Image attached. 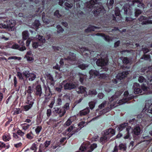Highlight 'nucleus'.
Segmentation results:
<instances>
[{
	"label": "nucleus",
	"mask_w": 152,
	"mask_h": 152,
	"mask_svg": "<svg viewBox=\"0 0 152 152\" xmlns=\"http://www.w3.org/2000/svg\"><path fill=\"white\" fill-rule=\"evenodd\" d=\"M69 56L67 58H64V60H68L70 64H79L78 67L83 70L86 69L88 66L89 64H80L79 61H77L76 60L75 54L74 53L70 52L69 53Z\"/></svg>",
	"instance_id": "f257e3e1"
},
{
	"label": "nucleus",
	"mask_w": 152,
	"mask_h": 152,
	"mask_svg": "<svg viewBox=\"0 0 152 152\" xmlns=\"http://www.w3.org/2000/svg\"><path fill=\"white\" fill-rule=\"evenodd\" d=\"M103 134L99 140L100 142L102 144L115 134V131L113 129L110 128L104 131Z\"/></svg>",
	"instance_id": "f03ea898"
},
{
	"label": "nucleus",
	"mask_w": 152,
	"mask_h": 152,
	"mask_svg": "<svg viewBox=\"0 0 152 152\" xmlns=\"http://www.w3.org/2000/svg\"><path fill=\"white\" fill-rule=\"evenodd\" d=\"M133 88L134 93L135 94H144L145 92H146L148 90V88L145 84H143L141 86L139 84L137 83L134 84Z\"/></svg>",
	"instance_id": "7ed1b4c3"
},
{
	"label": "nucleus",
	"mask_w": 152,
	"mask_h": 152,
	"mask_svg": "<svg viewBox=\"0 0 152 152\" xmlns=\"http://www.w3.org/2000/svg\"><path fill=\"white\" fill-rule=\"evenodd\" d=\"M126 130L127 132V134L124 137V138L125 139H128L129 138L130 132L131 133L133 132L134 134L136 135L140 134L141 132V129L139 126L135 127L133 130L130 126H127Z\"/></svg>",
	"instance_id": "20e7f679"
},
{
	"label": "nucleus",
	"mask_w": 152,
	"mask_h": 152,
	"mask_svg": "<svg viewBox=\"0 0 152 152\" xmlns=\"http://www.w3.org/2000/svg\"><path fill=\"white\" fill-rule=\"evenodd\" d=\"M62 84L64 85L65 90H71L75 88L77 86V84L75 82L72 81L67 82L66 80L63 81Z\"/></svg>",
	"instance_id": "39448f33"
},
{
	"label": "nucleus",
	"mask_w": 152,
	"mask_h": 152,
	"mask_svg": "<svg viewBox=\"0 0 152 152\" xmlns=\"http://www.w3.org/2000/svg\"><path fill=\"white\" fill-rule=\"evenodd\" d=\"M97 146V144L95 143L92 144L90 146L89 145L86 146L85 144H83L80 147L79 150L82 152L86 151H87L85 152H91Z\"/></svg>",
	"instance_id": "423d86ee"
},
{
	"label": "nucleus",
	"mask_w": 152,
	"mask_h": 152,
	"mask_svg": "<svg viewBox=\"0 0 152 152\" xmlns=\"http://www.w3.org/2000/svg\"><path fill=\"white\" fill-rule=\"evenodd\" d=\"M124 98L120 100L118 102V104L119 105L125 103L129 100L133 98V96L132 94L129 95L128 92L127 91H125L124 93Z\"/></svg>",
	"instance_id": "0eeeda50"
},
{
	"label": "nucleus",
	"mask_w": 152,
	"mask_h": 152,
	"mask_svg": "<svg viewBox=\"0 0 152 152\" xmlns=\"http://www.w3.org/2000/svg\"><path fill=\"white\" fill-rule=\"evenodd\" d=\"M129 74L128 71L123 72L119 73L115 77L116 78L112 80V82L114 84H116L119 80H121L124 77Z\"/></svg>",
	"instance_id": "6e6552de"
},
{
	"label": "nucleus",
	"mask_w": 152,
	"mask_h": 152,
	"mask_svg": "<svg viewBox=\"0 0 152 152\" xmlns=\"http://www.w3.org/2000/svg\"><path fill=\"white\" fill-rule=\"evenodd\" d=\"M34 99L30 96L27 98L26 103L27 104L23 106V108L25 111H27L32 107L34 103Z\"/></svg>",
	"instance_id": "1a4fd4ad"
},
{
	"label": "nucleus",
	"mask_w": 152,
	"mask_h": 152,
	"mask_svg": "<svg viewBox=\"0 0 152 152\" xmlns=\"http://www.w3.org/2000/svg\"><path fill=\"white\" fill-rule=\"evenodd\" d=\"M37 38L38 39V41L37 42H33L32 44L33 47L34 48H37L39 46H42L45 41V38L42 36L39 35L38 36V37L37 36Z\"/></svg>",
	"instance_id": "9d476101"
},
{
	"label": "nucleus",
	"mask_w": 152,
	"mask_h": 152,
	"mask_svg": "<svg viewBox=\"0 0 152 152\" xmlns=\"http://www.w3.org/2000/svg\"><path fill=\"white\" fill-rule=\"evenodd\" d=\"M115 14L116 17H115L114 15H110L111 19H112L114 21H119L121 20V18L120 16L121 15L118 7H116L115 8Z\"/></svg>",
	"instance_id": "9b49d317"
},
{
	"label": "nucleus",
	"mask_w": 152,
	"mask_h": 152,
	"mask_svg": "<svg viewBox=\"0 0 152 152\" xmlns=\"http://www.w3.org/2000/svg\"><path fill=\"white\" fill-rule=\"evenodd\" d=\"M151 19L150 17H148L144 16H141L140 18H139V20L140 21H142L143 20H145L146 21L142 22L141 24L142 25L147 24H152V20H149L148 19Z\"/></svg>",
	"instance_id": "f8f14e48"
},
{
	"label": "nucleus",
	"mask_w": 152,
	"mask_h": 152,
	"mask_svg": "<svg viewBox=\"0 0 152 152\" xmlns=\"http://www.w3.org/2000/svg\"><path fill=\"white\" fill-rule=\"evenodd\" d=\"M53 110V112L55 113H58L60 117H62L66 113L65 110L57 107L54 108Z\"/></svg>",
	"instance_id": "ddd939ff"
},
{
	"label": "nucleus",
	"mask_w": 152,
	"mask_h": 152,
	"mask_svg": "<svg viewBox=\"0 0 152 152\" xmlns=\"http://www.w3.org/2000/svg\"><path fill=\"white\" fill-rule=\"evenodd\" d=\"M131 7L128 5H125L123 6V9L124 11V13L128 16H131L132 15L133 11H132Z\"/></svg>",
	"instance_id": "4468645a"
},
{
	"label": "nucleus",
	"mask_w": 152,
	"mask_h": 152,
	"mask_svg": "<svg viewBox=\"0 0 152 152\" xmlns=\"http://www.w3.org/2000/svg\"><path fill=\"white\" fill-rule=\"evenodd\" d=\"M152 103L151 100H148L146 102L145 109L147 110V112L152 114Z\"/></svg>",
	"instance_id": "2eb2a0df"
},
{
	"label": "nucleus",
	"mask_w": 152,
	"mask_h": 152,
	"mask_svg": "<svg viewBox=\"0 0 152 152\" xmlns=\"http://www.w3.org/2000/svg\"><path fill=\"white\" fill-rule=\"evenodd\" d=\"M107 61L106 59H98L96 61V64L98 66H103L107 64Z\"/></svg>",
	"instance_id": "dca6fc26"
},
{
	"label": "nucleus",
	"mask_w": 152,
	"mask_h": 152,
	"mask_svg": "<svg viewBox=\"0 0 152 152\" xmlns=\"http://www.w3.org/2000/svg\"><path fill=\"white\" fill-rule=\"evenodd\" d=\"M90 78H94L99 75V72L96 70L91 69L89 72Z\"/></svg>",
	"instance_id": "f3484780"
},
{
	"label": "nucleus",
	"mask_w": 152,
	"mask_h": 152,
	"mask_svg": "<svg viewBox=\"0 0 152 152\" xmlns=\"http://www.w3.org/2000/svg\"><path fill=\"white\" fill-rule=\"evenodd\" d=\"M35 94L37 96L40 97L42 93V88L40 85H37L36 87Z\"/></svg>",
	"instance_id": "a211bd4d"
},
{
	"label": "nucleus",
	"mask_w": 152,
	"mask_h": 152,
	"mask_svg": "<svg viewBox=\"0 0 152 152\" xmlns=\"http://www.w3.org/2000/svg\"><path fill=\"white\" fill-rule=\"evenodd\" d=\"M133 5H137V7L140 8H144V4L141 3L140 0H133L132 1Z\"/></svg>",
	"instance_id": "6ab92c4d"
},
{
	"label": "nucleus",
	"mask_w": 152,
	"mask_h": 152,
	"mask_svg": "<svg viewBox=\"0 0 152 152\" xmlns=\"http://www.w3.org/2000/svg\"><path fill=\"white\" fill-rule=\"evenodd\" d=\"M86 88L83 86H80L78 89L77 92L78 93H84L86 92V94H84V96L86 97L88 96L87 92L86 91Z\"/></svg>",
	"instance_id": "aec40b11"
},
{
	"label": "nucleus",
	"mask_w": 152,
	"mask_h": 152,
	"mask_svg": "<svg viewBox=\"0 0 152 152\" xmlns=\"http://www.w3.org/2000/svg\"><path fill=\"white\" fill-rule=\"evenodd\" d=\"M7 25V26L8 28L12 29L15 25V21L14 20H7L6 22H4Z\"/></svg>",
	"instance_id": "412c9836"
},
{
	"label": "nucleus",
	"mask_w": 152,
	"mask_h": 152,
	"mask_svg": "<svg viewBox=\"0 0 152 152\" xmlns=\"http://www.w3.org/2000/svg\"><path fill=\"white\" fill-rule=\"evenodd\" d=\"M9 34L7 33H0V37L1 39L5 41L8 40L9 38Z\"/></svg>",
	"instance_id": "4be33fe9"
},
{
	"label": "nucleus",
	"mask_w": 152,
	"mask_h": 152,
	"mask_svg": "<svg viewBox=\"0 0 152 152\" xmlns=\"http://www.w3.org/2000/svg\"><path fill=\"white\" fill-rule=\"evenodd\" d=\"M90 112V110L88 107L80 111L79 114L81 116L85 115L88 114Z\"/></svg>",
	"instance_id": "5701e85b"
},
{
	"label": "nucleus",
	"mask_w": 152,
	"mask_h": 152,
	"mask_svg": "<svg viewBox=\"0 0 152 152\" xmlns=\"http://www.w3.org/2000/svg\"><path fill=\"white\" fill-rule=\"evenodd\" d=\"M10 147V145L9 144H7L6 145L4 142L0 141V150H1L3 148H4L5 149H8Z\"/></svg>",
	"instance_id": "b1692460"
},
{
	"label": "nucleus",
	"mask_w": 152,
	"mask_h": 152,
	"mask_svg": "<svg viewBox=\"0 0 152 152\" xmlns=\"http://www.w3.org/2000/svg\"><path fill=\"white\" fill-rule=\"evenodd\" d=\"M11 139L10 135L9 134H4L2 137V139L5 142L8 141Z\"/></svg>",
	"instance_id": "393cba45"
},
{
	"label": "nucleus",
	"mask_w": 152,
	"mask_h": 152,
	"mask_svg": "<svg viewBox=\"0 0 152 152\" xmlns=\"http://www.w3.org/2000/svg\"><path fill=\"white\" fill-rule=\"evenodd\" d=\"M99 27L93 26L90 25L89 27L86 29H85V31L86 32H89L92 31H94L96 28H99Z\"/></svg>",
	"instance_id": "a878e982"
},
{
	"label": "nucleus",
	"mask_w": 152,
	"mask_h": 152,
	"mask_svg": "<svg viewBox=\"0 0 152 152\" xmlns=\"http://www.w3.org/2000/svg\"><path fill=\"white\" fill-rule=\"evenodd\" d=\"M33 86H28V88L27 90V93L28 94L27 96V98L28 97V96H31V97L32 96L31 95V94L33 92Z\"/></svg>",
	"instance_id": "bb28decb"
},
{
	"label": "nucleus",
	"mask_w": 152,
	"mask_h": 152,
	"mask_svg": "<svg viewBox=\"0 0 152 152\" xmlns=\"http://www.w3.org/2000/svg\"><path fill=\"white\" fill-rule=\"evenodd\" d=\"M128 125L127 123H125L120 125L118 127L117 129L118 131H121L124 128L126 127Z\"/></svg>",
	"instance_id": "cd10ccee"
},
{
	"label": "nucleus",
	"mask_w": 152,
	"mask_h": 152,
	"mask_svg": "<svg viewBox=\"0 0 152 152\" xmlns=\"http://www.w3.org/2000/svg\"><path fill=\"white\" fill-rule=\"evenodd\" d=\"M49 93H47L46 91L45 96L46 97L45 98L44 102H47L49 101V97H48V96H50L51 95V93L50 92V88H49L48 89Z\"/></svg>",
	"instance_id": "c85d7f7f"
},
{
	"label": "nucleus",
	"mask_w": 152,
	"mask_h": 152,
	"mask_svg": "<svg viewBox=\"0 0 152 152\" xmlns=\"http://www.w3.org/2000/svg\"><path fill=\"white\" fill-rule=\"evenodd\" d=\"M36 77V75L34 73H30L29 76L28 80L30 81H32L34 80Z\"/></svg>",
	"instance_id": "c756f323"
},
{
	"label": "nucleus",
	"mask_w": 152,
	"mask_h": 152,
	"mask_svg": "<svg viewBox=\"0 0 152 152\" xmlns=\"http://www.w3.org/2000/svg\"><path fill=\"white\" fill-rule=\"evenodd\" d=\"M23 38L24 40L26 39L28 37L29 34L27 31H24L22 32Z\"/></svg>",
	"instance_id": "7c9ffc66"
},
{
	"label": "nucleus",
	"mask_w": 152,
	"mask_h": 152,
	"mask_svg": "<svg viewBox=\"0 0 152 152\" xmlns=\"http://www.w3.org/2000/svg\"><path fill=\"white\" fill-rule=\"evenodd\" d=\"M141 59H144L145 60H149L150 61H151V59L150 58V56L149 55H146L144 54L142 57L141 58Z\"/></svg>",
	"instance_id": "2f4dec72"
},
{
	"label": "nucleus",
	"mask_w": 152,
	"mask_h": 152,
	"mask_svg": "<svg viewBox=\"0 0 152 152\" xmlns=\"http://www.w3.org/2000/svg\"><path fill=\"white\" fill-rule=\"evenodd\" d=\"M21 126L23 129L26 130L29 128L31 125L26 123H24L22 124Z\"/></svg>",
	"instance_id": "473e14b6"
},
{
	"label": "nucleus",
	"mask_w": 152,
	"mask_h": 152,
	"mask_svg": "<svg viewBox=\"0 0 152 152\" xmlns=\"http://www.w3.org/2000/svg\"><path fill=\"white\" fill-rule=\"evenodd\" d=\"M73 130V126H71L67 130H66L65 132H64L63 134H65V135L68 134L70 133L69 132Z\"/></svg>",
	"instance_id": "72a5a7b5"
},
{
	"label": "nucleus",
	"mask_w": 152,
	"mask_h": 152,
	"mask_svg": "<svg viewBox=\"0 0 152 152\" xmlns=\"http://www.w3.org/2000/svg\"><path fill=\"white\" fill-rule=\"evenodd\" d=\"M114 3V0H108L107 1V6L108 7L109 9L110 8H112L113 4Z\"/></svg>",
	"instance_id": "f704fd0d"
},
{
	"label": "nucleus",
	"mask_w": 152,
	"mask_h": 152,
	"mask_svg": "<svg viewBox=\"0 0 152 152\" xmlns=\"http://www.w3.org/2000/svg\"><path fill=\"white\" fill-rule=\"evenodd\" d=\"M40 23L38 20H35L34 23H33V26L35 27L36 29H37L38 27L40 25Z\"/></svg>",
	"instance_id": "c9c22d12"
},
{
	"label": "nucleus",
	"mask_w": 152,
	"mask_h": 152,
	"mask_svg": "<svg viewBox=\"0 0 152 152\" xmlns=\"http://www.w3.org/2000/svg\"><path fill=\"white\" fill-rule=\"evenodd\" d=\"M102 36L104 37V40L107 42H109L110 40H112V39L109 36L106 35L104 34H102Z\"/></svg>",
	"instance_id": "e433bc0d"
},
{
	"label": "nucleus",
	"mask_w": 152,
	"mask_h": 152,
	"mask_svg": "<svg viewBox=\"0 0 152 152\" xmlns=\"http://www.w3.org/2000/svg\"><path fill=\"white\" fill-rule=\"evenodd\" d=\"M42 129V127L40 126H37L35 129V132L36 133L38 134Z\"/></svg>",
	"instance_id": "4c0bfd02"
},
{
	"label": "nucleus",
	"mask_w": 152,
	"mask_h": 152,
	"mask_svg": "<svg viewBox=\"0 0 152 152\" xmlns=\"http://www.w3.org/2000/svg\"><path fill=\"white\" fill-rule=\"evenodd\" d=\"M42 19L43 22L46 24L50 22V20L48 19H46L45 18V13L43 12L42 13Z\"/></svg>",
	"instance_id": "58836bf2"
},
{
	"label": "nucleus",
	"mask_w": 152,
	"mask_h": 152,
	"mask_svg": "<svg viewBox=\"0 0 152 152\" xmlns=\"http://www.w3.org/2000/svg\"><path fill=\"white\" fill-rule=\"evenodd\" d=\"M142 138L146 141H151V138L149 135L145 136V134H143Z\"/></svg>",
	"instance_id": "ea45409f"
},
{
	"label": "nucleus",
	"mask_w": 152,
	"mask_h": 152,
	"mask_svg": "<svg viewBox=\"0 0 152 152\" xmlns=\"http://www.w3.org/2000/svg\"><path fill=\"white\" fill-rule=\"evenodd\" d=\"M23 76L27 78L29 77V76L30 74L29 71L28 70H26L23 72Z\"/></svg>",
	"instance_id": "a19ab883"
},
{
	"label": "nucleus",
	"mask_w": 152,
	"mask_h": 152,
	"mask_svg": "<svg viewBox=\"0 0 152 152\" xmlns=\"http://www.w3.org/2000/svg\"><path fill=\"white\" fill-rule=\"evenodd\" d=\"M13 137L16 139L17 140H19L21 139V137L19 136L16 133H12Z\"/></svg>",
	"instance_id": "79ce46f5"
},
{
	"label": "nucleus",
	"mask_w": 152,
	"mask_h": 152,
	"mask_svg": "<svg viewBox=\"0 0 152 152\" xmlns=\"http://www.w3.org/2000/svg\"><path fill=\"white\" fill-rule=\"evenodd\" d=\"M26 137L27 138L30 140L32 139L33 136L32 132H30L29 133H28L26 135Z\"/></svg>",
	"instance_id": "37998d69"
},
{
	"label": "nucleus",
	"mask_w": 152,
	"mask_h": 152,
	"mask_svg": "<svg viewBox=\"0 0 152 152\" xmlns=\"http://www.w3.org/2000/svg\"><path fill=\"white\" fill-rule=\"evenodd\" d=\"M17 76L19 77L20 79L23 80V79L24 76L23 73H22L20 72H18Z\"/></svg>",
	"instance_id": "c03bdc74"
},
{
	"label": "nucleus",
	"mask_w": 152,
	"mask_h": 152,
	"mask_svg": "<svg viewBox=\"0 0 152 152\" xmlns=\"http://www.w3.org/2000/svg\"><path fill=\"white\" fill-rule=\"evenodd\" d=\"M21 113V111L20 108H16L14 110L13 114L14 115H17Z\"/></svg>",
	"instance_id": "a18cd8bd"
},
{
	"label": "nucleus",
	"mask_w": 152,
	"mask_h": 152,
	"mask_svg": "<svg viewBox=\"0 0 152 152\" xmlns=\"http://www.w3.org/2000/svg\"><path fill=\"white\" fill-rule=\"evenodd\" d=\"M16 133L19 136H20V137H23L25 134L24 132H22L20 129H18Z\"/></svg>",
	"instance_id": "49530a36"
},
{
	"label": "nucleus",
	"mask_w": 152,
	"mask_h": 152,
	"mask_svg": "<svg viewBox=\"0 0 152 152\" xmlns=\"http://www.w3.org/2000/svg\"><path fill=\"white\" fill-rule=\"evenodd\" d=\"M30 149L32 150H34V152H36L37 150V149L36 145L34 143L33 144L30 148Z\"/></svg>",
	"instance_id": "de8ad7c7"
},
{
	"label": "nucleus",
	"mask_w": 152,
	"mask_h": 152,
	"mask_svg": "<svg viewBox=\"0 0 152 152\" xmlns=\"http://www.w3.org/2000/svg\"><path fill=\"white\" fill-rule=\"evenodd\" d=\"M108 76V75L107 74L103 73L100 75L99 77L102 79H107L106 78Z\"/></svg>",
	"instance_id": "09e8293b"
},
{
	"label": "nucleus",
	"mask_w": 152,
	"mask_h": 152,
	"mask_svg": "<svg viewBox=\"0 0 152 152\" xmlns=\"http://www.w3.org/2000/svg\"><path fill=\"white\" fill-rule=\"evenodd\" d=\"M0 27L1 28H8L7 25L6 23H1L0 24Z\"/></svg>",
	"instance_id": "8fccbe9b"
},
{
	"label": "nucleus",
	"mask_w": 152,
	"mask_h": 152,
	"mask_svg": "<svg viewBox=\"0 0 152 152\" xmlns=\"http://www.w3.org/2000/svg\"><path fill=\"white\" fill-rule=\"evenodd\" d=\"M86 123L85 121H82L79 123L78 126L80 128V129L83 128L84 126L86 125L85 124Z\"/></svg>",
	"instance_id": "3c124183"
},
{
	"label": "nucleus",
	"mask_w": 152,
	"mask_h": 152,
	"mask_svg": "<svg viewBox=\"0 0 152 152\" xmlns=\"http://www.w3.org/2000/svg\"><path fill=\"white\" fill-rule=\"evenodd\" d=\"M57 32L58 33H60L64 31V29L59 25L57 26Z\"/></svg>",
	"instance_id": "603ef678"
},
{
	"label": "nucleus",
	"mask_w": 152,
	"mask_h": 152,
	"mask_svg": "<svg viewBox=\"0 0 152 152\" xmlns=\"http://www.w3.org/2000/svg\"><path fill=\"white\" fill-rule=\"evenodd\" d=\"M142 12L141 10H140L136 9L135 11L134 12L135 16V17H137L140 15Z\"/></svg>",
	"instance_id": "864d4df0"
},
{
	"label": "nucleus",
	"mask_w": 152,
	"mask_h": 152,
	"mask_svg": "<svg viewBox=\"0 0 152 152\" xmlns=\"http://www.w3.org/2000/svg\"><path fill=\"white\" fill-rule=\"evenodd\" d=\"M44 146L42 144H40L39 148V151L38 152H42L44 150Z\"/></svg>",
	"instance_id": "5fc2aeb1"
},
{
	"label": "nucleus",
	"mask_w": 152,
	"mask_h": 152,
	"mask_svg": "<svg viewBox=\"0 0 152 152\" xmlns=\"http://www.w3.org/2000/svg\"><path fill=\"white\" fill-rule=\"evenodd\" d=\"M97 93L96 91L95 90H90L88 92L89 94L91 95H96Z\"/></svg>",
	"instance_id": "6e6d98bb"
},
{
	"label": "nucleus",
	"mask_w": 152,
	"mask_h": 152,
	"mask_svg": "<svg viewBox=\"0 0 152 152\" xmlns=\"http://www.w3.org/2000/svg\"><path fill=\"white\" fill-rule=\"evenodd\" d=\"M64 4L66 7L69 8H71L73 6V4L72 3L69 4L67 2H65Z\"/></svg>",
	"instance_id": "4d7b16f0"
},
{
	"label": "nucleus",
	"mask_w": 152,
	"mask_h": 152,
	"mask_svg": "<svg viewBox=\"0 0 152 152\" xmlns=\"http://www.w3.org/2000/svg\"><path fill=\"white\" fill-rule=\"evenodd\" d=\"M57 104L58 105H60L62 104V100L60 97H58L56 101Z\"/></svg>",
	"instance_id": "13d9d810"
},
{
	"label": "nucleus",
	"mask_w": 152,
	"mask_h": 152,
	"mask_svg": "<svg viewBox=\"0 0 152 152\" xmlns=\"http://www.w3.org/2000/svg\"><path fill=\"white\" fill-rule=\"evenodd\" d=\"M89 105L91 109H92L94 108L95 107V103L93 102H91L89 103Z\"/></svg>",
	"instance_id": "bf43d9fd"
},
{
	"label": "nucleus",
	"mask_w": 152,
	"mask_h": 152,
	"mask_svg": "<svg viewBox=\"0 0 152 152\" xmlns=\"http://www.w3.org/2000/svg\"><path fill=\"white\" fill-rule=\"evenodd\" d=\"M50 141H46L44 143L45 148H47L50 145Z\"/></svg>",
	"instance_id": "052dcab7"
},
{
	"label": "nucleus",
	"mask_w": 152,
	"mask_h": 152,
	"mask_svg": "<svg viewBox=\"0 0 152 152\" xmlns=\"http://www.w3.org/2000/svg\"><path fill=\"white\" fill-rule=\"evenodd\" d=\"M69 104L68 103H66L64 106V109L66 111V110H67L69 109Z\"/></svg>",
	"instance_id": "680f3d73"
},
{
	"label": "nucleus",
	"mask_w": 152,
	"mask_h": 152,
	"mask_svg": "<svg viewBox=\"0 0 152 152\" xmlns=\"http://www.w3.org/2000/svg\"><path fill=\"white\" fill-rule=\"evenodd\" d=\"M54 15L58 18H60L61 16V15L59 13V11L58 10H57L55 11L54 12Z\"/></svg>",
	"instance_id": "e2e57ef3"
},
{
	"label": "nucleus",
	"mask_w": 152,
	"mask_h": 152,
	"mask_svg": "<svg viewBox=\"0 0 152 152\" xmlns=\"http://www.w3.org/2000/svg\"><path fill=\"white\" fill-rule=\"evenodd\" d=\"M123 62L124 64H127L129 62L128 58L127 57H124L123 60Z\"/></svg>",
	"instance_id": "0e129e2a"
},
{
	"label": "nucleus",
	"mask_w": 152,
	"mask_h": 152,
	"mask_svg": "<svg viewBox=\"0 0 152 152\" xmlns=\"http://www.w3.org/2000/svg\"><path fill=\"white\" fill-rule=\"evenodd\" d=\"M55 103V98H53V99H52L51 101V102L50 104L49 105V107L51 108H52L53 107V105Z\"/></svg>",
	"instance_id": "69168bd1"
},
{
	"label": "nucleus",
	"mask_w": 152,
	"mask_h": 152,
	"mask_svg": "<svg viewBox=\"0 0 152 152\" xmlns=\"http://www.w3.org/2000/svg\"><path fill=\"white\" fill-rule=\"evenodd\" d=\"M138 80L139 82L142 83L145 80V79L143 77L140 76L139 77Z\"/></svg>",
	"instance_id": "338daca9"
},
{
	"label": "nucleus",
	"mask_w": 152,
	"mask_h": 152,
	"mask_svg": "<svg viewBox=\"0 0 152 152\" xmlns=\"http://www.w3.org/2000/svg\"><path fill=\"white\" fill-rule=\"evenodd\" d=\"M119 148L120 150H122L124 151L126 149L125 146L123 144H120L119 145Z\"/></svg>",
	"instance_id": "774afa93"
}]
</instances>
